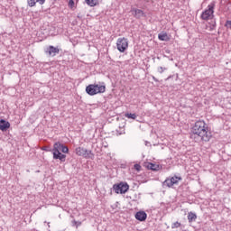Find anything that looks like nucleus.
<instances>
[{"label":"nucleus","instance_id":"nucleus-2","mask_svg":"<svg viewBox=\"0 0 231 231\" xmlns=\"http://www.w3.org/2000/svg\"><path fill=\"white\" fill-rule=\"evenodd\" d=\"M86 93L90 97H95L98 93H106V86L98 84H90L86 87Z\"/></svg>","mask_w":231,"mask_h":231},{"label":"nucleus","instance_id":"nucleus-14","mask_svg":"<svg viewBox=\"0 0 231 231\" xmlns=\"http://www.w3.org/2000/svg\"><path fill=\"white\" fill-rule=\"evenodd\" d=\"M158 39L159 41H164L166 42L171 41V38L169 37V34H167V32H160L158 34Z\"/></svg>","mask_w":231,"mask_h":231},{"label":"nucleus","instance_id":"nucleus-5","mask_svg":"<svg viewBox=\"0 0 231 231\" xmlns=\"http://www.w3.org/2000/svg\"><path fill=\"white\" fill-rule=\"evenodd\" d=\"M116 46L118 51L121 53H124L127 48H129V41H127V38H118L116 42Z\"/></svg>","mask_w":231,"mask_h":231},{"label":"nucleus","instance_id":"nucleus-10","mask_svg":"<svg viewBox=\"0 0 231 231\" xmlns=\"http://www.w3.org/2000/svg\"><path fill=\"white\" fill-rule=\"evenodd\" d=\"M53 160H60V162H66V154H62L60 151L52 149Z\"/></svg>","mask_w":231,"mask_h":231},{"label":"nucleus","instance_id":"nucleus-3","mask_svg":"<svg viewBox=\"0 0 231 231\" xmlns=\"http://www.w3.org/2000/svg\"><path fill=\"white\" fill-rule=\"evenodd\" d=\"M113 189L116 194H125L129 190V184L127 182H120L118 184H114Z\"/></svg>","mask_w":231,"mask_h":231},{"label":"nucleus","instance_id":"nucleus-16","mask_svg":"<svg viewBox=\"0 0 231 231\" xmlns=\"http://www.w3.org/2000/svg\"><path fill=\"white\" fill-rule=\"evenodd\" d=\"M196 219H198V216L196 215V213L189 212L188 214L189 223H192V221H196Z\"/></svg>","mask_w":231,"mask_h":231},{"label":"nucleus","instance_id":"nucleus-27","mask_svg":"<svg viewBox=\"0 0 231 231\" xmlns=\"http://www.w3.org/2000/svg\"><path fill=\"white\" fill-rule=\"evenodd\" d=\"M69 5H75V2L73 0H69Z\"/></svg>","mask_w":231,"mask_h":231},{"label":"nucleus","instance_id":"nucleus-26","mask_svg":"<svg viewBox=\"0 0 231 231\" xmlns=\"http://www.w3.org/2000/svg\"><path fill=\"white\" fill-rule=\"evenodd\" d=\"M42 151H46L47 152H50V151H51V150L50 149V147H48V146H44L43 148H42Z\"/></svg>","mask_w":231,"mask_h":231},{"label":"nucleus","instance_id":"nucleus-29","mask_svg":"<svg viewBox=\"0 0 231 231\" xmlns=\"http://www.w3.org/2000/svg\"><path fill=\"white\" fill-rule=\"evenodd\" d=\"M152 79L155 82H158V79H156V78L153 77Z\"/></svg>","mask_w":231,"mask_h":231},{"label":"nucleus","instance_id":"nucleus-7","mask_svg":"<svg viewBox=\"0 0 231 231\" xmlns=\"http://www.w3.org/2000/svg\"><path fill=\"white\" fill-rule=\"evenodd\" d=\"M180 180L181 177L178 176L171 177V179L168 178L162 182V187H168L169 189H171V187H172L173 185H178Z\"/></svg>","mask_w":231,"mask_h":231},{"label":"nucleus","instance_id":"nucleus-8","mask_svg":"<svg viewBox=\"0 0 231 231\" xmlns=\"http://www.w3.org/2000/svg\"><path fill=\"white\" fill-rule=\"evenodd\" d=\"M45 53L49 57H55V55H59V53H60V49H59V47H54L53 45H50L45 49Z\"/></svg>","mask_w":231,"mask_h":231},{"label":"nucleus","instance_id":"nucleus-25","mask_svg":"<svg viewBox=\"0 0 231 231\" xmlns=\"http://www.w3.org/2000/svg\"><path fill=\"white\" fill-rule=\"evenodd\" d=\"M36 3L39 5H44L46 3V0H36Z\"/></svg>","mask_w":231,"mask_h":231},{"label":"nucleus","instance_id":"nucleus-21","mask_svg":"<svg viewBox=\"0 0 231 231\" xmlns=\"http://www.w3.org/2000/svg\"><path fill=\"white\" fill-rule=\"evenodd\" d=\"M80 225H82V222H80V221H76V220L72 221V226H76V228H79V226H80Z\"/></svg>","mask_w":231,"mask_h":231},{"label":"nucleus","instance_id":"nucleus-24","mask_svg":"<svg viewBox=\"0 0 231 231\" xmlns=\"http://www.w3.org/2000/svg\"><path fill=\"white\" fill-rule=\"evenodd\" d=\"M134 168L135 169V171H142V166L140 164H134Z\"/></svg>","mask_w":231,"mask_h":231},{"label":"nucleus","instance_id":"nucleus-18","mask_svg":"<svg viewBox=\"0 0 231 231\" xmlns=\"http://www.w3.org/2000/svg\"><path fill=\"white\" fill-rule=\"evenodd\" d=\"M125 116V118H129L130 120H136V114L126 113Z\"/></svg>","mask_w":231,"mask_h":231},{"label":"nucleus","instance_id":"nucleus-4","mask_svg":"<svg viewBox=\"0 0 231 231\" xmlns=\"http://www.w3.org/2000/svg\"><path fill=\"white\" fill-rule=\"evenodd\" d=\"M75 152L78 156H82L83 158H93V156H95L91 150H88L84 147H77Z\"/></svg>","mask_w":231,"mask_h":231},{"label":"nucleus","instance_id":"nucleus-20","mask_svg":"<svg viewBox=\"0 0 231 231\" xmlns=\"http://www.w3.org/2000/svg\"><path fill=\"white\" fill-rule=\"evenodd\" d=\"M180 226H181V223H180L178 221L171 224V228L172 229H174V228H180Z\"/></svg>","mask_w":231,"mask_h":231},{"label":"nucleus","instance_id":"nucleus-1","mask_svg":"<svg viewBox=\"0 0 231 231\" xmlns=\"http://www.w3.org/2000/svg\"><path fill=\"white\" fill-rule=\"evenodd\" d=\"M191 138H199L202 142H210L212 133L208 131V126L205 121L199 120L191 129Z\"/></svg>","mask_w":231,"mask_h":231},{"label":"nucleus","instance_id":"nucleus-13","mask_svg":"<svg viewBox=\"0 0 231 231\" xmlns=\"http://www.w3.org/2000/svg\"><path fill=\"white\" fill-rule=\"evenodd\" d=\"M135 219L137 221H145L147 219V213L145 211H139L135 214Z\"/></svg>","mask_w":231,"mask_h":231},{"label":"nucleus","instance_id":"nucleus-23","mask_svg":"<svg viewBox=\"0 0 231 231\" xmlns=\"http://www.w3.org/2000/svg\"><path fill=\"white\" fill-rule=\"evenodd\" d=\"M166 69H167V68L159 67V68L157 69V71H158L159 73H163V71H166Z\"/></svg>","mask_w":231,"mask_h":231},{"label":"nucleus","instance_id":"nucleus-17","mask_svg":"<svg viewBox=\"0 0 231 231\" xmlns=\"http://www.w3.org/2000/svg\"><path fill=\"white\" fill-rule=\"evenodd\" d=\"M85 2L88 6H91V7L97 6V5H98V0H85Z\"/></svg>","mask_w":231,"mask_h":231},{"label":"nucleus","instance_id":"nucleus-22","mask_svg":"<svg viewBox=\"0 0 231 231\" xmlns=\"http://www.w3.org/2000/svg\"><path fill=\"white\" fill-rule=\"evenodd\" d=\"M226 28L231 30V20H227L225 23Z\"/></svg>","mask_w":231,"mask_h":231},{"label":"nucleus","instance_id":"nucleus-15","mask_svg":"<svg viewBox=\"0 0 231 231\" xmlns=\"http://www.w3.org/2000/svg\"><path fill=\"white\" fill-rule=\"evenodd\" d=\"M147 169L149 171H159L160 170V165H157V164H154L152 162H149L147 165H146Z\"/></svg>","mask_w":231,"mask_h":231},{"label":"nucleus","instance_id":"nucleus-9","mask_svg":"<svg viewBox=\"0 0 231 231\" xmlns=\"http://www.w3.org/2000/svg\"><path fill=\"white\" fill-rule=\"evenodd\" d=\"M54 151H61V152L68 153L69 152V148L68 146L64 145L62 143H55L53 145Z\"/></svg>","mask_w":231,"mask_h":231},{"label":"nucleus","instance_id":"nucleus-11","mask_svg":"<svg viewBox=\"0 0 231 231\" xmlns=\"http://www.w3.org/2000/svg\"><path fill=\"white\" fill-rule=\"evenodd\" d=\"M131 14L135 17V19H142V17L145 16V13L142 9H136L134 7L131 8Z\"/></svg>","mask_w":231,"mask_h":231},{"label":"nucleus","instance_id":"nucleus-30","mask_svg":"<svg viewBox=\"0 0 231 231\" xmlns=\"http://www.w3.org/2000/svg\"><path fill=\"white\" fill-rule=\"evenodd\" d=\"M78 18L80 19V15H78Z\"/></svg>","mask_w":231,"mask_h":231},{"label":"nucleus","instance_id":"nucleus-19","mask_svg":"<svg viewBox=\"0 0 231 231\" xmlns=\"http://www.w3.org/2000/svg\"><path fill=\"white\" fill-rule=\"evenodd\" d=\"M28 5L32 8V6H35L37 5V0H27Z\"/></svg>","mask_w":231,"mask_h":231},{"label":"nucleus","instance_id":"nucleus-12","mask_svg":"<svg viewBox=\"0 0 231 231\" xmlns=\"http://www.w3.org/2000/svg\"><path fill=\"white\" fill-rule=\"evenodd\" d=\"M8 129H10V122L5 119H0V131L5 133V131H8Z\"/></svg>","mask_w":231,"mask_h":231},{"label":"nucleus","instance_id":"nucleus-31","mask_svg":"<svg viewBox=\"0 0 231 231\" xmlns=\"http://www.w3.org/2000/svg\"><path fill=\"white\" fill-rule=\"evenodd\" d=\"M118 134H122V133H119Z\"/></svg>","mask_w":231,"mask_h":231},{"label":"nucleus","instance_id":"nucleus-6","mask_svg":"<svg viewBox=\"0 0 231 231\" xmlns=\"http://www.w3.org/2000/svg\"><path fill=\"white\" fill-rule=\"evenodd\" d=\"M214 4L208 5V9L202 12L200 17L203 21H208L214 15Z\"/></svg>","mask_w":231,"mask_h":231},{"label":"nucleus","instance_id":"nucleus-28","mask_svg":"<svg viewBox=\"0 0 231 231\" xmlns=\"http://www.w3.org/2000/svg\"><path fill=\"white\" fill-rule=\"evenodd\" d=\"M145 145L147 146V147H149V146H151V143L150 142H145Z\"/></svg>","mask_w":231,"mask_h":231}]
</instances>
